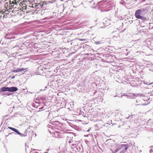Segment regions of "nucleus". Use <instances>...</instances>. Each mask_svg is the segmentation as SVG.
<instances>
[{"mask_svg":"<svg viewBox=\"0 0 153 153\" xmlns=\"http://www.w3.org/2000/svg\"><path fill=\"white\" fill-rule=\"evenodd\" d=\"M18 88L16 87H9V91L15 92L18 90Z\"/></svg>","mask_w":153,"mask_h":153,"instance_id":"5","label":"nucleus"},{"mask_svg":"<svg viewBox=\"0 0 153 153\" xmlns=\"http://www.w3.org/2000/svg\"><path fill=\"white\" fill-rule=\"evenodd\" d=\"M60 136V133L58 131H56L54 133V136L55 137H59Z\"/></svg>","mask_w":153,"mask_h":153,"instance_id":"7","label":"nucleus"},{"mask_svg":"<svg viewBox=\"0 0 153 153\" xmlns=\"http://www.w3.org/2000/svg\"><path fill=\"white\" fill-rule=\"evenodd\" d=\"M127 148H126V150L127 149Z\"/></svg>","mask_w":153,"mask_h":153,"instance_id":"11","label":"nucleus"},{"mask_svg":"<svg viewBox=\"0 0 153 153\" xmlns=\"http://www.w3.org/2000/svg\"><path fill=\"white\" fill-rule=\"evenodd\" d=\"M81 41H82V40H82V39H81Z\"/></svg>","mask_w":153,"mask_h":153,"instance_id":"12","label":"nucleus"},{"mask_svg":"<svg viewBox=\"0 0 153 153\" xmlns=\"http://www.w3.org/2000/svg\"><path fill=\"white\" fill-rule=\"evenodd\" d=\"M27 68H18L16 69H15L12 71V72L13 73H17L18 72H21L26 70Z\"/></svg>","mask_w":153,"mask_h":153,"instance_id":"3","label":"nucleus"},{"mask_svg":"<svg viewBox=\"0 0 153 153\" xmlns=\"http://www.w3.org/2000/svg\"><path fill=\"white\" fill-rule=\"evenodd\" d=\"M8 128L12 130L13 131H14L16 133H17L18 134H19L21 137L23 136H27V133L26 132L27 131V130H26L24 134L21 133L17 129L14 128H12L10 127H9Z\"/></svg>","mask_w":153,"mask_h":153,"instance_id":"2","label":"nucleus"},{"mask_svg":"<svg viewBox=\"0 0 153 153\" xmlns=\"http://www.w3.org/2000/svg\"><path fill=\"white\" fill-rule=\"evenodd\" d=\"M11 2L10 1V3H11ZM16 3V1L15 0H13V1H12V3H10L11 4H15Z\"/></svg>","mask_w":153,"mask_h":153,"instance_id":"8","label":"nucleus"},{"mask_svg":"<svg viewBox=\"0 0 153 153\" xmlns=\"http://www.w3.org/2000/svg\"><path fill=\"white\" fill-rule=\"evenodd\" d=\"M105 26H107L110 24V20L107 19H104L103 22Z\"/></svg>","mask_w":153,"mask_h":153,"instance_id":"4","label":"nucleus"},{"mask_svg":"<svg viewBox=\"0 0 153 153\" xmlns=\"http://www.w3.org/2000/svg\"><path fill=\"white\" fill-rule=\"evenodd\" d=\"M15 77V76H11V78L12 79H14Z\"/></svg>","mask_w":153,"mask_h":153,"instance_id":"9","label":"nucleus"},{"mask_svg":"<svg viewBox=\"0 0 153 153\" xmlns=\"http://www.w3.org/2000/svg\"><path fill=\"white\" fill-rule=\"evenodd\" d=\"M152 151V152H153V150H152V149H150V152H151Z\"/></svg>","mask_w":153,"mask_h":153,"instance_id":"10","label":"nucleus"},{"mask_svg":"<svg viewBox=\"0 0 153 153\" xmlns=\"http://www.w3.org/2000/svg\"><path fill=\"white\" fill-rule=\"evenodd\" d=\"M9 87H2L0 89V91H9Z\"/></svg>","mask_w":153,"mask_h":153,"instance_id":"6","label":"nucleus"},{"mask_svg":"<svg viewBox=\"0 0 153 153\" xmlns=\"http://www.w3.org/2000/svg\"><path fill=\"white\" fill-rule=\"evenodd\" d=\"M147 13V11L145 8H141L137 10L135 13V17L137 19L146 20V17L145 16Z\"/></svg>","mask_w":153,"mask_h":153,"instance_id":"1","label":"nucleus"}]
</instances>
